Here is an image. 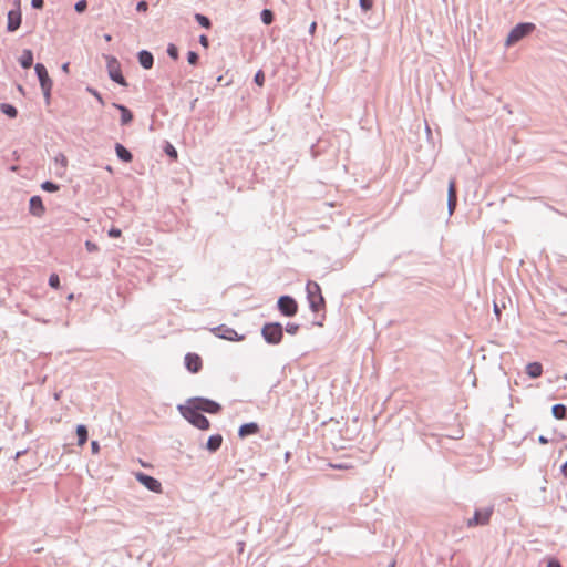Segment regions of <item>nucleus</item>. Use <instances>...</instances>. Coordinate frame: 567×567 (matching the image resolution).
I'll use <instances>...</instances> for the list:
<instances>
[{"label": "nucleus", "instance_id": "3", "mask_svg": "<svg viewBox=\"0 0 567 567\" xmlns=\"http://www.w3.org/2000/svg\"><path fill=\"white\" fill-rule=\"evenodd\" d=\"M534 30H535V24L534 23L526 22V23L517 24L509 32V34H508V37H507V39L505 41L506 47H512L513 44H515L516 42L522 40L524 37H526L529 33H532Z\"/></svg>", "mask_w": 567, "mask_h": 567}, {"label": "nucleus", "instance_id": "37", "mask_svg": "<svg viewBox=\"0 0 567 567\" xmlns=\"http://www.w3.org/2000/svg\"><path fill=\"white\" fill-rule=\"evenodd\" d=\"M121 235H122V231L118 228L113 227L109 230V236L112 238H118V237H121Z\"/></svg>", "mask_w": 567, "mask_h": 567}, {"label": "nucleus", "instance_id": "45", "mask_svg": "<svg viewBox=\"0 0 567 567\" xmlns=\"http://www.w3.org/2000/svg\"><path fill=\"white\" fill-rule=\"evenodd\" d=\"M91 446H92L93 453H97L99 452V443L96 441H93L91 443Z\"/></svg>", "mask_w": 567, "mask_h": 567}, {"label": "nucleus", "instance_id": "24", "mask_svg": "<svg viewBox=\"0 0 567 567\" xmlns=\"http://www.w3.org/2000/svg\"><path fill=\"white\" fill-rule=\"evenodd\" d=\"M551 412L557 420H563L566 415V406L564 404H556L553 406Z\"/></svg>", "mask_w": 567, "mask_h": 567}, {"label": "nucleus", "instance_id": "47", "mask_svg": "<svg viewBox=\"0 0 567 567\" xmlns=\"http://www.w3.org/2000/svg\"><path fill=\"white\" fill-rule=\"evenodd\" d=\"M538 442H539L540 444H547V443H548V440H547L545 436L540 435V436L538 437Z\"/></svg>", "mask_w": 567, "mask_h": 567}, {"label": "nucleus", "instance_id": "38", "mask_svg": "<svg viewBox=\"0 0 567 567\" xmlns=\"http://www.w3.org/2000/svg\"><path fill=\"white\" fill-rule=\"evenodd\" d=\"M299 329V326L298 324H288L287 328H286V331L290 334H295Z\"/></svg>", "mask_w": 567, "mask_h": 567}, {"label": "nucleus", "instance_id": "15", "mask_svg": "<svg viewBox=\"0 0 567 567\" xmlns=\"http://www.w3.org/2000/svg\"><path fill=\"white\" fill-rule=\"evenodd\" d=\"M54 163L59 167L56 171V175L60 177H63L65 175L66 167L69 165V161H68L66 156L62 153L58 154L54 157Z\"/></svg>", "mask_w": 567, "mask_h": 567}, {"label": "nucleus", "instance_id": "30", "mask_svg": "<svg viewBox=\"0 0 567 567\" xmlns=\"http://www.w3.org/2000/svg\"><path fill=\"white\" fill-rule=\"evenodd\" d=\"M255 83L258 85V86H264L265 84V73L264 71L259 70L256 75H255Z\"/></svg>", "mask_w": 567, "mask_h": 567}, {"label": "nucleus", "instance_id": "6", "mask_svg": "<svg viewBox=\"0 0 567 567\" xmlns=\"http://www.w3.org/2000/svg\"><path fill=\"white\" fill-rule=\"evenodd\" d=\"M34 69H35L37 75L39 78L43 94L47 99H49L50 94H51L53 82L49 76L47 68L43 64L38 63V64H35Z\"/></svg>", "mask_w": 567, "mask_h": 567}, {"label": "nucleus", "instance_id": "42", "mask_svg": "<svg viewBox=\"0 0 567 567\" xmlns=\"http://www.w3.org/2000/svg\"><path fill=\"white\" fill-rule=\"evenodd\" d=\"M199 42L203 47L207 48L208 47V39L206 35H200L199 38Z\"/></svg>", "mask_w": 567, "mask_h": 567}, {"label": "nucleus", "instance_id": "48", "mask_svg": "<svg viewBox=\"0 0 567 567\" xmlns=\"http://www.w3.org/2000/svg\"><path fill=\"white\" fill-rule=\"evenodd\" d=\"M561 473L567 478V462L561 466Z\"/></svg>", "mask_w": 567, "mask_h": 567}, {"label": "nucleus", "instance_id": "40", "mask_svg": "<svg viewBox=\"0 0 567 567\" xmlns=\"http://www.w3.org/2000/svg\"><path fill=\"white\" fill-rule=\"evenodd\" d=\"M85 246L89 251H96L99 249L97 245L91 241H86Z\"/></svg>", "mask_w": 567, "mask_h": 567}, {"label": "nucleus", "instance_id": "49", "mask_svg": "<svg viewBox=\"0 0 567 567\" xmlns=\"http://www.w3.org/2000/svg\"><path fill=\"white\" fill-rule=\"evenodd\" d=\"M69 68H70V64H69V63H64V64L62 65V70H63V72L69 73V70H70Z\"/></svg>", "mask_w": 567, "mask_h": 567}, {"label": "nucleus", "instance_id": "34", "mask_svg": "<svg viewBox=\"0 0 567 567\" xmlns=\"http://www.w3.org/2000/svg\"><path fill=\"white\" fill-rule=\"evenodd\" d=\"M187 61L189 64H196L198 61V54L196 52L189 51L187 54Z\"/></svg>", "mask_w": 567, "mask_h": 567}, {"label": "nucleus", "instance_id": "2", "mask_svg": "<svg viewBox=\"0 0 567 567\" xmlns=\"http://www.w3.org/2000/svg\"><path fill=\"white\" fill-rule=\"evenodd\" d=\"M308 301L312 311L318 312L324 308V298L320 286L315 281H309L306 287Z\"/></svg>", "mask_w": 567, "mask_h": 567}, {"label": "nucleus", "instance_id": "44", "mask_svg": "<svg viewBox=\"0 0 567 567\" xmlns=\"http://www.w3.org/2000/svg\"><path fill=\"white\" fill-rule=\"evenodd\" d=\"M547 567H561V565L557 560H549Z\"/></svg>", "mask_w": 567, "mask_h": 567}, {"label": "nucleus", "instance_id": "1", "mask_svg": "<svg viewBox=\"0 0 567 567\" xmlns=\"http://www.w3.org/2000/svg\"><path fill=\"white\" fill-rule=\"evenodd\" d=\"M178 410L183 417H185L189 423L196 426L199 430H208L209 421L206 416H204L199 411L190 406L189 404L179 405Z\"/></svg>", "mask_w": 567, "mask_h": 567}, {"label": "nucleus", "instance_id": "29", "mask_svg": "<svg viewBox=\"0 0 567 567\" xmlns=\"http://www.w3.org/2000/svg\"><path fill=\"white\" fill-rule=\"evenodd\" d=\"M42 189L43 190H47V192H51V193H54V192H58L59 190V186L52 182H44L42 185H41Z\"/></svg>", "mask_w": 567, "mask_h": 567}, {"label": "nucleus", "instance_id": "22", "mask_svg": "<svg viewBox=\"0 0 567 567\" xmlns=\"http://www.w3.org/2000/svg\"><path fill=\"white\" fill-rule=\"evenodd\" d=\"M115 151H116V155L118 156V158H121L122 161L128 163L132 161V154L130 151H127L123 145L121 144H116V147H115Z\"/></svg>", "mask_w": 567, "mask_h": 567}, {"label": "nucleus", "instance_id": "8", "mask_svg": "<svg viewBox=\"0 0 567 567\" xmlns=\"http://www.w3.org/2000/svg\"><path fill=\"white\" fill-rule=\"evenodd\" d=\"M492 514L493 507L477 509L474 514V517L467 520V526L475 527L478 525H487L489 523Z\"/></svg>", "mask_w": 567, "mask_h": 567}, {"label": "nucleus", "instance_id": "7", "mask_svg": "<svg viewBox=\"0 0 567 567\" xmlns=\"http://www.w3.org/2000/svg\"><path fill=\"white\" fill-rule=\"evenodd\" d=\"M278 308L282 315L292 317L298 311V305L296 300L289 296H282L278 300Z\"/></svg>", "mask_w": 567, "mask_h": 567}, {"label": "nucleus", "instance_id": "35", "mask_svg": "<svg viewBox=\"0 0 567 567\" xmlns=\"http://www.w3.org/2000/svg\"><path fill=\"white\" fill-rule=\"evenodd\" d=\"M87 7L86 0H80L75 3V10L78 12H83Z\"/></svg>", "mask_w": 567, "mask_h": 567}, {"label": "nucleus", "instance_id": "4", "mask_svg": "<svg viewBox=\"0 0 567 567\" xmlns=\"http://www.w3.org/2000/svg\"><path fill=\"white\" fill-rule=\"evenodd\" d=\"M186 403L199 412L203 411L210 414H216L221 410V406L217 402L205 398H193L189 399Z\"/></svg>", "mask_w": 567, "mask_h": 567}, {"label": "nucleus", "instance_id": "26", "mask_svg": "<svg viewBox=\"0 0 567 567\" xmlns=\"http://www.w3.org/2000/svg\"><path fill=\"white\" fill-rule=\"evenodd\" d=\"M110 76L113 81L117 82L121 85H126L125 79L123 78L120 70H110Z\"/></svg>", "mask_w": 567, "mask_h": 567}, {"label": "nucleus", "instance_id": "50", "mask_svg": "<svg viewBox=\"0 0 567 567\" xmlns=\"http://www.w3.org/2000/svg\"><path fill=\"white\" fill-rule=\"evenodd\" d=\"M104 39H105L106 41H111L112 37H111L110 34H105V35H104Z\"/></svg>", "mask_w": 567, "mask_h": 567}, {"label": "nucleus", "instance_id": "51", "mask_svg": "<svg viewBox=\"0 0 567 567\" xmlns=\"http://www.w3.org/2000/svg\"><path fill=\"white\" fill-rule=\"evenodd\" d=\"M389 567H395V561H392Z\"/></svg>", "mask_w": 567, "mask_h": 567}, {"label": "nucleus", "instance_id": "20", "mask_svg": "<svg viewBox=\"0 0 567 567\" xmlns=\"http://www.w3.org/2000/svg\"><path fill=\"white\" fill-rule=\"evenodd\" d=\"M115 106L120 110L121 112V123L123 125H126L128 124L132 120H133V114L132 112L124 105H118V104H115Z\"/></svg>", "mask_w": 567, "mask_h": 567}, {"label": "nucleus", "instance_id": "32", "mask_svg": "<svg viewBox=\"0 0 567 567\" xmlns=\"http://www.w3.org/2000/svg\"><path fill=\"white\" fill-rule=\"evenodd\" d=\"M165 152L168 156H171L174 161L177 159V151L172 144H167L165 147Z\"/></svg>", "mask_w": 567, "mask_h": 567}, {"label": "nucleus", "instance_id": "11", "mask_svg": "<svg viewBox=\"0 0 567 567\" xmlns=\"http://www.w3.org/2000/svg\"><path fill=\"white\" fill-rule=\"evenodd\" d=\"M213 332L215 336L221 339H226L229 341H239L243 340L244 337L239 336L234 329L227 327V326H219L213 329Z\"/></svg>", "mask_w": 567, "mask_h": 567}, {"label": "nucleus", "instance_id": "10", "mask_svg": "<svg viewBox=\"0 0 567 567\" xmlns=\"http://www.w3.org/2000/svg\"><path fill=\"white\" fill-rule=\"evenodd\" d=\"M135 477L147 489L155 492V493L162 492V484L158 480H156L150 475H146L144 473H136Z\"/></svg>", "mask_w": 567, "mask_h": 567}, {"label": "nucleus", "instance_id": "28", "mask_svg": "<svg viewBox=\"0 0 567 567\" xmlns=\"http://www.w3.org/2000/svg\"><path fill=\"white\" fill-rule=\"evenodd\" d=\"M195 19L197 20V22H198L202 27H204V28H206V29H209V28H210V21H209V19H208L207 17H205V16H203V14L197 13V14L195 16Z\"/></svg>", "mask_w": 567, "mask_h": 567}, {"label": "nucleus", "instance_id": "41", "mask_svg": "<svg viewBox=\"0 0 567 567\" xmlns=\"http://www.w3.org/2000/svg\"><path fill=\"white\" fill-rule=\"evenodd\" d=\"M32 7L37 9H41L43 7V0H32Z\"/></svg>", "mask_w": 567, "mask_h": 567}, {"label": "nucleus", "instance_id": "31", "mask_svg": "<svg viewBox=\"0 0 567 567\" xmlns=\"http://www.w3.org/2000/svg\"><path fill=\"white\" fill-rule=\"evenodd\" d=\"M49 285L54 288V289H58L60 287V278L56 274H52L49 278Z\"/></svg>", "mask_w": 567, "mask_h": 567}, {"label": "nucleus", "instance_id": "25", "mask_svg": "<svg viewBox=\"0 0 567 567\" xmlns=\"http://www.w3.org/2000/svg\"><path fill=\"white\" fill-rule=\"evenodd\" d=\"M0 110L9 117H16L18 113L17 109L13 105L7 103L1 104Z\"/></svg>", "mask_w": 567, "mask_h": 567}, {"label": "nucleus", "instance_id": "43", "mask_svg": "<svg viewBox=\"0 0 567 567\" xmlns=\"http://www.w3.org/2000/svg\"><path fill=\"white\" fill-rule=\"evenodd\" d=\"M316 29H317V22H316V21H313V22L310 24V27H309V32H310V34H311V35H313V34H315Z\"/></svg>", "mask_w": 567, "mask_h": 567}, {"label": "nucleus", "instance_id": "36", "mask_svg": "<svg viewBox=\"0 0 567 567\" xmlns=\"http://www.w3.org/2000/svg\"><path fill=\"white\" fill-rule=\"evenodd\" d=\"M148 9V3L146 1H140L136 6V10L140 12H146Z\"/></svg>", "mask_w": 567, "mask_h": 567}, {"label": "nucleus", "instance_id": "12", "mask_svg": "<svg viewBox=\"0 0 567 567\" xmlns=\"http://www.w3.org/2000/svg\"><path fill=\"white\" fill-rule=\"evenodd\" d=\"M184 361L186 369L192 373H197L202 369V358L196 353H187Z\"/></svg>", "mask_w": 567, "mask_h": 567}, {"label": "nucleus", "instance_id": "9", "mask_svg": "<svg viewBox=\"0 0 567 567\" xmlns=\"http://www.w3.org/2000/svg\"><path fill=\"white\" fill-rule=\"evenodd\" d=\"M14 4L17 7L16 10H10L8 12V24L7 29L10 32L18 30L21 25V11H20V0H16Z\"/></svg>", "mask_w": 567, "mask_h": 567}, {"label": "nucleus", "instance_id": "16", "mask_svg": "<svg viewBox=\"0 0 567 567\" xmlns=\"http://www.w3.org/2000/svg\"><path fill=\"white\" fill-rule=\"evenodd\" d=\"M526 373L535 379L542 375L543 365L539 362H532L526 365Z\"/></svg>", "mask_w": 567, "mask_h": 567}, {"label": "nucleus", "instance_id": "17", "mask_svg": "<svg viewBox=\"0 0 567 567\" xmlns=\"http://www.w3.org/2000/svg\"><path fill=\"white\" fill-rule=\"evenodd\" d=\"M259 431V427L256 423H247L239 427V436L245 437L251 434H256Z\"/></svg>", "mask_w": 567, "mask_h": 567}, {"label": "nucleus", "instance_id": "39", "mask_svg": "<svg viewBox=\"0 0 567 567\" xmlns=\"http://www.w3.org/2000/svg\"><path fill=\"white\" fill-rule=\"evenodd\" d=\"M167 52H168V54H169L173 59H177V49H176V47H174V45H169V47H168Z\"/></svg>", "mask_w": 567, "mask_h": 567}, {"label": "nucleus", "instance_id": "5", "mask_svg": "<svg viewBox=\"0 0 567 567\" xmlns=\"http://www.w3.org/2000/svg\"><path fill=\"white\" fill-rule=\"evenodd\" d=\"M261 334L268 343L278 344L284 336L282 327L278 322L266 323L262 327Z\"/></svg>", "mask_w": 567, "mask_h": 567}, {"label": "nucleus", "instance_id": "18", "mask_svg": "<svg viewBox=\"0 0 567 567\" xmlns=\"http://www.w3.org/2000/svg\"><path fill=\"white\" fill-rule=\"evenodd\" d=\"M138 61L144 69H151L153 65V55L148 51H141Z\"/></svg>", "mask_w": 567, "mask_h": 567}, {"label": "nucleus", "instance_id": "19", "mask_svg": "<svg viewBox=\"0 0 567 567\" xmlns=\"http://www.w3.org/2000/svg\"><path fill=\"white\" fill-rule=\"evenodd\" d=\"M223 443V437L221 435L219 434H216V435H212L208 441H207V449L210 451V452H215L217 451L220 445Z\"/></svg>", "mask_w": 567, "mask_h": 567}, {"label": "nucleus", "instance_id": "14", "mask_svg": "<svg viewBox=\"0 0 567 567\" xmlns=\"http://www.w3.org/2000/svg\"><path fill=\"white\" fill-rule=\"evenodd\" d=\"M30 212L34 216H42L44 213V206L42 199L39 196H33L30 199Z\"/></svg>", "mask_w": 567, "mask_h": 567}, {"label": "nucleus", "instance_id": "46", "mask_svg": "<svg viewBox=\"0 0 567 567\" xmlns=\"http://www.w3.org/2000/svg\"><path fill=\"white\" fill-rule=\"evenodd\" d=\"M494 311H495V315L497 316V318H499V316H501V308L498 307L497 303L494 305Z\"/></svg>", "mask_w": 567, "mask_h": 567}, {"label": "nucleus", "instance_id": "21", "mask_svg": "<svg viewBox=\"0 0 567 567\" xmlns=\"http://www.w3.org/2000/svg\"><path fill=\"white\" fill-rule=\"evenodd\" d=\"M20 64L24 69H29L33 63V54L30 50H24L19 59Z\"/></svg>", "mask_w": 567, "mask_h": 567}, {"label": "nucleus", "instance_id": "13", "mask_svg": "<svg viewBox=\"0 0 567 567\" xmlns=\"http://www.w3.org/2000/svg\"><path fill=\"white\" fill-rule=\"evenodd\" d=\"M449 210L452 214L456 207L457 195H456V181L453 178L449 183Z\"/></svg>", "mask_w": 567, "mask_h": 567}, {"label": "nucleus", "instance_id": "23", "mask_svg": "<svg viewBox=\"0 0 567 567\" xmlns=\"http://www.w3.org/2000/svg\"><path fill=\"white\" fill-rule=\"evenodd\" d=\"M76 435L79 437V445L83 446L87 441V430L84 425H78Z\"/></svg>", "mask_w": 567, "mask_h": 567}, {"label": "nucleus", "instance_id": "33", "mask_svg": "<svg viewBox=\"0 0 567 567\" xmlns=\"http://www.w3.org/2000/svg\"><path fill=\"white\" fill-rule=\"evenodd\" d=\"M360 7L364 11H369L373 7V0H360Z\"/></svg>", "mask_w": 567, "mask_h": 567}, {"label": "nucleus", "instance_id": "27", "mask_svg": "<svg viewBox=\"0 0 567 567\" xmlns=\"http://www.w3.org/2000/svg\"><path fill=\"white\" fill-rule=\"evenodd\" d=\"M261 20L265 24H270L274 20V14L270 10L265 9L261 12Z\"/></svg>", "mask_w": 567, "mask_h": 567}]
</instances>
